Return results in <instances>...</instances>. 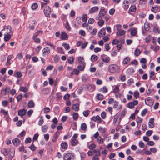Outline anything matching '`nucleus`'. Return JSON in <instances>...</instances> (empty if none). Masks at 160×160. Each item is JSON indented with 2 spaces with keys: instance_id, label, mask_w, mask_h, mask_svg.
I'll use <instances>...</instances> for the list:
<instances>
[{
  "instance_id": "f257e3e1",
  "label": "nucleus",
  "mask_w": 160,
  "mask_h": 160,
  "mask_svg": "<svg viewBox=\"0 0 160 160\" xmlns=\"http://www.w3.org/2000/svg\"><path fill=\"white\" fill-rule=\"evenodd\" d=\"M109 70L111 73L118 72L120 71L119 67L115 64L110 66Z\"/></svg>"
},
{
  "instance_id": "f03ea898",
  "label": "nucleus",
  "mask_w": 160,
  "mask_h": 160,
  "mask_svg": "<svg viewBox=\"0 0 160 160\" xmlns=\"http://www.w3.org/2000/svg\"><path fill=\"white\" fill-rule=\"evenodd\" d=\"M63 159V160H75V156L74 154L68 153L64 155Z\"/></svg>"
},
{
  "instance_id": "7ed1b4c3",
  "label": "nucleus",
  "mask_w": 160,
  "mask_h": 160,
  "mask_svg": "<svg viewBox=\"0 0 160 160\" xmlns=\"http://www.w3.org/2000/svg\"><path fill=\"white\" fill-rule=\"evenodd\" d=\"M106 12L104 8L102 7L100 9L98 16L96 18L97 20H99L100 18H102L105 15Z\"/></svg>"
},
{
  "instance_id": "20e7f679",
  "label": "nucleus",
  "mask_w": 160,
  "mask_h": 160,
  "mask_svg": "<svg viewBox=\"0 0 160 160\" xmlns=\"http://www.w3.org/2000/svg\"><path fill=\"white\" fill-rule=\"evenodd\" d=\"M43 12L46 17H49L51 13V8L49 6H47L45 7L43 10Z\"/></svg>"
},
{
  "instance_id": "39448f33",
  "label": "nucleus",
  "mask_w": 160,
  "mask_h": 160,
  "mask_svg": "<svg viewBox=\"0 0 160 160\" xmlns=\"http://www.w3.org/2000/svg\"><path fill=\"white\" fill-rule=\"evenodd\" d=\"M138 104V101L137 100H134L132 102H130L127 105V107L129 108H132Z\"/></svg>"
},
{
  "instance_id": "423d86ee",
  "label": "nucleus",
  "mask_w": 160,
  "mask_h": 160,
  "mask_svg": "<svg viewBox=\"0 0 160 160\" xmlns=\"http://www.w3.org/2000/svg\"><path fill=\"white\" fill-rule=\"evenodd\" d=\"M145 103L147 105L151 106L153 104V102H152L151 98L149 97L145 99Z\"/></svg>"
},
{
  "instance_id": "0eeeda50",
  "label": "nucleus",
  "mask_w": 160,
  "mask_h": 160,
  "mask_svg": "<svg viewBox=\"0 0 160 160\" xmlns=\"http://www.w3.org/2000/svg\"><path fill=\"white\" fill-rule=\"evenodd\" d=\"M101 58L103 62L106 63H108L110 60V58L105 55H101Z\"/></svg>"
},
{
  "instance_id": "6e6552de",
  "label": "nucleus",
  "mask_w": 160,
  "mask_h": 160,
  "mask_svg": "<svg viewBox=\"0 0 160 160\" xmlns=\"http://www.w3.org/2000/svg\"><path fill=\"white\" fill-rule=\"evenodd\" d=\"M91 120L94 122L98 121L99 123H101L102 121L100 117L98 115H97L96 117H92L91 118Z\"/></svg>"
},
{
  "instance_id": "1a4fd4ad",
  "label": "nucleus",
  "mask_w": 160,
  "mask_h": 160,
  "mask_svg": "<svg viewBox=\"0 0 160 160\" xmlns=\"http://www.w3.org/2000/svg\"><path fill=\"white\" fill-rule=\"evenodd\" d=\"M125 113L126 112L125 111L123 110L121 112L120 114H118V113H117L114 117V120L115 121H116L118 119V116H119L120 114L121 118L122 117L125 115Z\"/></svg>"
},
{
  "instance_id": "9d476101",
  "label": "nucleus",
  "mask_w": 160,
  "mask_h": 160,
  "mask_svg": "<svg viewBox=\"0 0 160 160\" xmlns=\"http://www.w3.org/2000/svg\"><path fill=\"white\" fill-rule=\"evenodd\" d=\"M26 114V110L24 109H21L18 111V114L21 117L25 116Z\"/></svg>"
},
{
  "instance_id": "9b49d317",
  "label": "nucleus",
  "mask_w": 160,
  "mask_h": 160,
  "mask_svg": "<svg viewBox=\"0 0 160 160\" xmlns=\"http://www.w3.org/2000/svg\"><path fill=\"white\" fill-rule=\"evenodd\" d=\"M99 9V8L98 6H95L91 8L89 10V12L92 14L97 12Z\"/></svg>"
},
{
  "instance_id": "f8f14e48",
  "label": "nucleus",
  "mask_w": 160,
  "mask_h": 160,
  "mask_svg": "<svg viewBox=\"0 0 160 160\" xmlns=\"http://www.w3.org/2000/svg\"><path fill=\"white\" fill-rule=\"evenodd\" d=\"M59 134L60 132L58 131H57L55 133L52 138V141L54 142H56Z\"/></svg>"
},
{
  "instance_id": "ddd939ff",
  "label": "nucleus",
  "mask_w": 160,
  "mask_h": 160,
  "mask_svg": "<svg viewBox=\"0 0 160 160\" xmlns=\"http://www.w3.org/2000/svg\"><path fill=\"white\" fill-rule=\"evenodd\" d=\"M154 118H150L149 120L148 126L151 128H152L154 127Z\"/></svg>"
},
{
  "instance_id": "4468645a",
  "label": "nucleus",
  "mask_w": 160,
  "mask_h": 160,
  "mask_svg": "<svg viewBox=\"0 0 160 160\" xmlns=\"http://www.w3.org/2000/svg\"><path fill=\"white\" fill-rule=\"evenodd\" d=\"M106 34L105 29V28H102L99 31L98 36L100 38H101L104 36Z\"/></svg>"
},
{
  "instance_id": "2eb2a0df",
  "label": "nucleus",
  "mask_w": 160,
  "mask_h": 160,
  "mask_svg": "<svg viewBox=\"0 0 160 160\" xmlns=\"http://www.w3.org/2000/svg\"><path fill=\"white\" fill-rule=\"evenodd\" d=\"M50 52V49L48 48L47 47L43 49L42 51V53L43 55L45 56L49 53Z\"/></svg>"
},
{
  "instance_id": "dca6fc26",
  "label": "nucleus",
  "mask_w": 160,
  "mask_h": 160,
  "mask_svg": "<svg viewBox=\"0 0 160 160\" xmlns=\"http://www.w3.org/2000/svg\"><path fill=\"white\" fill-rule=\"evenodd\" d=\"M11 30V27L9 25H8L6 28H4L2 29V31H6V32L5 33L8 34L10 32Z\"/></svg>"
},
{
  "instance_id": "f3484780",
  "label": "nucleus",
  "mask_w": 160,
  "mask_h": 160,
  "mask_svg": "<svg viewBox=\"0 0 160 160\" xmlns=\"http://www.w3.org/2000/svg\"><path fill=\"white\" fill-rule=\"evenodd\" d=\"M13 144L16 146H18L20 143V141L18 138H15L12 141Z\"/></svg>"
},
{
  "instance_id": "a211bd4d",
  "label": "nucleus",
  "mask_w": 160,
  "mask_h": 160,
  "mask_svg": "<svg viewBox=\"0 0 160 160\" xmlns=\"http://www.w3.org/2000/svg\"><path fill=\"white\" fill-rule=\"evenodd\" d=\"M72 109L75 111H78L79 110V104L78 103L73 104L72 106Z\"/></svg>"
},
{
  "instance_id": "6ab92c4d",
  "label": "nucleus",
  "mask_w": 160,
  "mask_h": 160,
  "mask_svg": "<svg viewBox=\"0 0 160 160\" xmlns=\"http://www.w3.org/2000/svg\"><path fill=\"white\" fill-rule=\"evenodd\" d=\"M78 60L79 64H86L84 62V60L83 57H79L78 58Z\"/></svg>"
},
{
  "instance_id": "aec40b11",
  "label": "nucleus",
  "mask_w": 160,
  "mask_h": 160,
  "mask_svg": "<svg viewBox=\"0 0 160 160\" xmlns=\"http://www.w3.org/2000/svg\"><path fill=\"white\" fill-rule=\"evenodd\" d=\"M4 40L6 42L8 41L11 38V36L9 34H7L6 33H4Z\"/></svg>"
},
{
  "instance_id": "412c9836",
  "label": "nucleus",
  "mask_w": 160,
  "mask_h": 160,
  "mask_svg": "<svg viewBox=\"0 0 160 160\" xmlns=\"http://www.w3.org/2000/svg\"><path fill=\"white\" fill-rule=\"evenodd\" d=\"M14 76L18 78H19L22 77V74L21 72L18 71L14 73Z\"/></svg>"
},
{
  "instance_id": "4be33fe9",
  "label": "nucleus",
  "mask_w": 160,
  "mask_h": 160,
  "mask_svg": "<svg viewBox=\"0 0 160 160\" xmlns=\"http://www.w3.org/2000/svg\"><path fill=\"white\" fill-rule=\"evenodd\" d=\"M85 64H79L77 66V68L79 69V70L82 71H83L85 68Z\"/></svg>"
},
{
  "instance_id": "5701e85b",
  "label": "nucleus",
  "mask_w": 160,
  "mask_h": 160,
  "mask_svg": "<svg viewBox=\"0 0 160 160\" xmlns=\"http://www.w3.org/2000/svg\"><path fill=\"white\" fill-rule=\"evenodd\" d=\"M35 104L32 100L29 101L28 103V106L29 108H32L34 107Z\"/></svg>"
},
{
  "instance_id": "b1692460",
  "label": "nucleus",
  "mask_w": 160,
  "mask_h": 160,
  "mask_svg": "<svg viewBox=\"0 0 160 160\" xmlns=\"http://www.w3.org/2000/svg\"><path fill=\"white\" fill-rule=\"evenodd\" d=\"M1 152L5 156H6L8 154V149L6 148H2L1 150Z\"/></svg>"
},
{
  "instance_id": "393cba45",
  "label": "nucleus",
  "mask_w": 160,
  "mask_h": 160,
  "mask_svg": "<svg viewBox=\"0 0 160 160\" xmlns=\"http://www.w3.org/2000/svg\"><path fill=\"white\" fill-rule=\"evenodd\" d=\"M126 31L123 30H119L117 33V36H121L124 35Z\"/></svg>"
},
{
  "instance_id": "a878e982",
  "label": "nucleus",
  "mask_w": 160,
  "mask_h": 160,
  "mask_svg": "<svg viewBox=\"0 0 160 160\" xmlns=\"http://www.w3.org/2000/svg\"><path fill=\"white\" fill-rule=\"evenodd\" d=\"M65 27L68 31H70L71 30V28L68 20L66 21Z\"/></svg>"
},
{
  "instance_id": "bb28decb",
  "label": "nucleus",
  "mask_w": 160,
  "mask_h": 160,
  "mask_svg": "<svg viewBox=\"0 0 160 160\" xmlns=\"http://www.w3.org/2000/svg\"><path fill=\"white\" fill-rule=\"evenodd\" d=\"M137 33V28H134L133 29L131 32V35L132 36H135Z\"/></svg>"
},
{
  "instance_id": "cd10ccee",
  "label": "nucleus",
  "mask_w": 160,
  "mask_h": 160,
  "mask_svg": "<svg viewBox=\"0 0 160 160\" xmlns=\"http://www.w3.org/2000/svg\"><path fill=\"white\" fill-rule=\"evenodd\" d=\"M155 10L152 9V11L154 13H156L158 12H159L160 11V10L158 11V9L159 8H160V6H157L155 5L154 6Z\"/></svg>"
},
{
  "instance_id": "c85d7f7f",
  "label": "nucleus",
  "mask_w": 160,
  "mask_h": 160,
  "mask_svg": "<svg viewBox=\"0 0 160 160\" xmlns=\"http://www.w3.org/2000/svg\"><path fill=\"white\" fill-rule=\"evenodd\" d=\"M42 31L38 30L35 33V35H34L32 38V39H34L35 38H36L38 36H39L40 34H42Z\"/></svg>"
},
{
  "instance_id": "c756f323",
  "label": "nucleus",
  "mask_w": 160,
  "mask_h": 160,
  "mask_svg": "<svg viewBox=\"0 0 160 160\" xmlns=\"http://www.w3.org/2000/svg\"><path fill=\"white\" fill-rule=\"evenodd\" d=\"M48 128V126L46 125L43 126L42 127V131L44 133H45L47 131Z\"/></svg>"
},
{
  "instance_id": "7c9ffc66",
  "label": "nucleus",
  "mask_w": 160,
  "mask_h": 160,
  "mask_svg": "<svg viewBox=\"0 0 160 160\" xmlns=\"http://www.w3.org/2000/svg\"><path fill=\"white\" fill-rule=\"evenodd\" d=\"M141 52L140 50L138 48H137L134 51V55L136 57H138L140 54Z\"/></svg>"
},
{
  "instance_id": "2f4dec72",
  "label": "nucleus",
  "mask_w": 160,
  "mask_h": 160,
  "mask_svg": "<svg viewBox=\"0 0 160 160\" xmlns=\"http://www.w3.org/2000/svg\"><path fill=\"white\" fill-rule=\"evenodd\" d=\"M62 45L63 46L66 50H68L70 48V46L69 44L66 43H62Z\"/></svg>"
},
{
  "instance_id": "473e14b6",
  "label": "nucleus",
  "mask_w": 160,
  "mask_h": 160,
  "mask_svg": "<svg viewBox=\"0 0 160 160\" xmlns=\"http://www.w3.org/2000/svg\"><path fill=\"white\" fill-rule=\"evenodd\" d=\"M144 27L146 31H148L149 30V24L148 22H146L144 24Z\"/></svg>"
},
{
  "instance_id": "72a5a7b5",
  "label": "nucleus",
  "mask_w": 160,
  "mask_h": 160,
  "mask_svg": "<svg viewBox=\"0 0 160 160\" xmlns=\"http://www.w3.org/2000/svg\"><path fill=\"white\" fill-rule=\"evenodd\" d=\"M88 88L91 92H92L95 90V86L93 85H90L88 87Z\"/></svg>"
},
{
  "instance_id": "f704fd0d",
  "label": "nucleus",
  "mask_w": 160,
  "mask_h": 160,
  "mask_svg": "<svg viewBox=\"0 0 160 160\" xmlns=\"http://www.w3.org/2000/svg\"><path fill=\"white\" fill-rule=\"evenodd\" d=\"M104 141V139L101 136L99 137L97 139V141L99 144H100L101 143L103 142Z\"/></svg>"
},
{
  "instance_id": "c9c22d12",
  "label": "nucleus",
  "mask_w": 160,
  "mask_h": 160,
  "mask_svg": "<svg viewBox=\"0 0 160 160\" xmlns=\"http://www.w3.org/2000/svg\"><path fill=\"white\" fill-rule=\"evenodd\" d=\"M74 60V58L70 57L67 59L68 62L70 64H72L73 63Z\"/></svg>"
},
{
  "instance_id": "e433bc0d",
  "label": "nucleus",
  "mask_w": 160,
  "mask_h": 160,
  "mask_svg": "<svg viewBox=\"0 0 160 160\" xmlns=\"http://www.w3.org/2000/svg\"><path fill=\"white\" fill-rule=\"evenodd\" d=\"M61 145L62 148L63 149H67L68 147V145L66 142L62 143Z\"/></svg>"
},
{
  "instance_id": "4c0bfd02",
  "label": "nucleus",
  "mask_w": 160,
  "mask_h": 160,
  "mask_svg": "<svg viewBox=\"0 0 160 160\" xmlns=\"http://www.w3.org/2000/svg\"><path fill=\"white\" fill-rule=\"evenodd\" d=\"M136 10V8L135 5H131L130 7L129 11L131 12H134Z\"/></svg>"
},
{
  "instance_id": "58836bf2",
  "label": "nucleus",
  "mask_w": 160,
  "mask_h": 160,
  "mask_svg": "<svg viewBox=\"0 0 160 160\" xmlns=\"http://www.w3.org/2000/svg\"><path fill=\"white\" fill-rule=\"evenodd\" d=\"M130 61V59L129 57H126L124 59L123 61V63L124 64H127Z\"/></svg>"
},
{
  "instance_id": "ea45409f",
  "label": "nucleus",
  "mask_w": 160,
  "mask_h": 160,
  "mask_svg": "<svg viewBox=\"0 0 160 160\" xmlns=\"http://www.w3.org/2000/svg\"><path fill=\"white\" fill-rule=\"evenodd\" d=\"M67 34L64 32L62 33L61 36V38L63 40L65 39L67 37Z\"/></svg>"
},
{
  "instance_id": "a19ab883",
  "label": "nucleus",
  "mask_w": 160,
  "mask_h": 160,
  "mask_svg": "<svg viewBox=\"0 0 160 160\" xmlns=\"http://www.w3.org/2000/svg\"><path fill=\"white\" fill-rule=\"evenodd\" d=\"M78 142V141L76 139H73L72 138V141L71 142V144L72 146L76 145Z\"/></svg>"
},
{
  "instance_id": "79ce46f5",
  "label": "nucleus",
  "mask_w": 160,
  "mask_h": 160,
  "mask_svg": "<svg viewBox=\"0 0 160 160\" xmlns=\"http://www.w3.org/2000/svg\"><path fill=\"white\" fill-rule=\"evenodd\" d=\"M78 113L74 112L73 114V118L74 120H77L78 119Z\"/></svg>"
},
{
  "instance_id": "37998d69",
  "label": "nucleus",
  "mask_w": 160,
  "mask_h": 160,
  "mask_svg": "<svg viewBox=\"0 0 160 160\" xmlns=\"http://www.w3.org/2000/svg\"><path fill=\"white\" fill-rule=\"evenodd\" d=\"M20 90L24 92H26L28 91V89L26 87L22 86H21L20 87Z\"/></svg>"
},
{
  "instance_id": "c03bdc74",
  "label": "nucleus",
  "mask_w": 160,
  "mask_h": 160,
  "mask_svg": "<svg viewBox=\"0 0 160 160\" xmlns=\"http://www.w3.org/2000/svg\"><path fill=\"white\" fill-rule=\"evenodd\" d=\"M38 5L36 3H33L31 6V8L32 10H34L37 9L38 8Z\"/></svg>"
},
{
  "instance_id": "a18cd8bd",
  "label": "nucleus",
  "mask_w": 160,
  "mask_h": 160,
  "mask_svg": "<svg viewBox=\"0 0 160 160\" xmlns=\"http://www.w3.org/2000/svg\"><path fill=\"white\" fill-rule=\"evenodd\" d=\"M98 58V57L95 55H92L91 57V60L92 61H95L97 60Z\"/></svg>"
},
{
  "instance_id": "49530a36",
  "label": "nucleus",
  "mask_w": 160,
  "mask_h": 160,
  "mask_svg": "<svg viewBox=\"0 0 160 160\" xmlns=\"http://www.w3.org/2000/svg\"><path fill=\"white\" fill-rule=\"evenodd\" d=\"M90 112V111L88 110L84 111L83 112V114L85 117H87L88 116Z\"/></svg>"
},
{
  "instance_id": "de8ad7c7",
  "label": "nucleus",
  "mask_w": 160,
  "mask_h": 160,
  "mask_svg": "<svg viewBox=\"0 0 160 160\" xmlns=\"http://www.w3.org/2000/svg\"><path fill=\"white\" fill-rule=\"evenodd\" d=\"M103 95L101 94H97L96 96L97 98L99 100L102 99L103 98Z\"/></svg>"
},
{
  "instance_id": "09e8293b",
  "label": "nucleus",
  "mask_w": 160,
  "mask_h": 160,
  "mask_svg": "<svg viewBox=\"0 0 160 160\" xmlns=\"http://www.w3.org/2000/svg\"><path fill=\"white\" fill-rule=\"evenodd\" d=\"M87 127V125L85 123H82L81 126V129L83 130H86Z\"/></svg>"
},
{
  "instance_id": "8fccbe9b",
  "label": "nucleus",
  "mask_w": 160,
  "mask_h": 160,
  "mask_svg": "<svg viewBox=\"0 0 160 160\" xmlns=\"http://www.w3.org/2000/svg\"><path fill=\"white\" fill-rule=\"evenodd\" d=\"M43 122L44 121L43 119V117L42 116H41L40 118V119L38 122V124L39 126H41L43 123Z\"/></svg>"
},
{
  "instance_id": "3c124183",
  "label": "nucleus",
  "mask_w": 160,
  "mask_h": 160,
  "mask_svg": "<svg viewBox=\"0 0 160 160\" xmlns=\"http://www.w3.org/2000/svg\"><path fill=\"white\" fill-rule=\"evenodd\" d=\"M96 147V145L94 143H92L88 146V148L90 150H93Z\"/></svg>"
},
{
  "instance_id": "603ef678",
  "label": "nucleus",
  "mask_w": 160,
  "mask_h": 160,
  "mask_svg": "<svg viewBox=\"0 0 160 160\" xmlns=\"http://www.w3.org/2000/svg\"><path fill=\"white\" fill-rule=\"evenodd\" d=\"M87 15L86 14H83L82 17V21L84 22H86L87 20Z\"/></svg>"
},
{
  "instance_id": "864d4df0",
  "label": "nucleus",
  "mask_w": 160,
  "mask_h": 160,
  "mask_svg": "<svg viewBox=\"0 0 160 160\" xmlns=\"http://www.w3.org/2000/svg\"><path fill=\"white\" fill-rule=\"evenodd\" d=\"M148 112V110L147 109H145L142 110L141 113V115L142 116H144Z\"/></svg>"
},
{
  "instance_id": "5fc2aeb1",
  "label": "nucleus",
  "mask_w": 160,
  "mask_h": 160,
  "mask_svg": "<svg viewBox=\"0 0 160 160\" xmlns=\"http://www.w3.org/2000/svg\"><path fill=\"white\" fill-rule=\"evenodd\" d=\"M137 122L138 124V123H140L142 121V119L140 117H138L137 118Z\"/></svg>"
},
{
  "instance_id": "6e6d98bb",
  "label": "nucleus",
  "mask_w": 160,
  "mask_h": 160,
  "mask_svg": "<svg viewBox=\"0 0 160 160\" xmlns=\"http://www.w3.org/2000/svg\"><path fill=\"white\" fill-rule=\"evenodd\" d=\"M29 148L32 151H34L36 149V147L33 144H32V145L29 147Z\"/></svg>"
},
{
  "instance_id": "4d7b16f0",
  "label": "nucleus",
  "mask_w": 160,
  "mask_h": 160,
  "mask_svg": "<svg viewBox=\"0 0 160 160\" xmlns=\"http://www.w3.org/2000/svg\"><path fill=\"white\" fill-rule=\"evenodd\" d=\"M134 96L136 99L138 98L139 96V94L138 92L136 91L134 92Z\"/></svg>"
},
{
  "instance_id": "13d9d810",
  "label": "nucleus",
  "mask_w": 160,
  "mask_h": 160,
  "mask_svg": "<svg viewBox=\"0 0 160 160\" xmlns=\"http://www.w3.org/2000/svg\"><path fill=\"white\" fill-rule=\"evenodd\" d=\"M152 133V130H148L146 132V135L148 137L150 136Z\"/></svg>"
},
{
  "instance_id": "bf43d9fd",
  "label": "nucleus",
  "mask_w": 160,
  "mask_h": 160,
  "mask_svg": "<svg viewBox=\"0 0 160 160\" xmlns=\"http://www.w3.org/2000/svg\"><path fill=\"white\" fill-rule=\"evenodd\" d=\"M94 20L93 18H90L88 21V23L90 24H92L93 23Z\"/></svg>"
},
{
  "instance_id": "052dcab7",
  "label": "nucleus",
  "mask_w": 160,
  "mask_h": 160,
  "mask_svg": "<svg viewBox=\"0 0 160 160\" xmlns=\"http://www.w3.org/2000/svg\"><path fill=\"white\" fill-rule=\"evenodd\" d=\"M57 51L59 53L61 54H64V52L62 50V48H58L57 49Z\"/></svg>"
},
{
  "instance_id": "680f3d73",
  "label": "nucleus",
  "mask_w": 160,
  "mask_h": 160,
  "mask_svg": "<svg viewBox=\"0 0 160 160\" xmlns=\"http://www.w3.org/2000/svg\"><path fill=\"white\" fill-rule=\"evenodd\" d=\"M104 23V21L102 20H100L98 22V24L99 26H102Z\"/></svg>"
},
{
  "instance_id": "e2e57ef3",
  "label": "nucleus",
  "mask_w": 160,
  "mask_h": 160,
  "mask_svg": "<svg viewBox=\"0 0 160 160\" xmlns=\"http://www.w3.org/2000/svg\"><path fill=\"white\" fill-rule=\"evenodd\" d=\"M23 57V55L21 53H19L17 56V58L18 59L21 60Z\"/></svg>"
},
{
  "instance_id": "0e129e2a",
  "label": "nucleus",
  "mask_w": 160,
  "mask_h": 160,
  "mask_svg": "<svg viewBox=\"0 0 160 160\" xmlns=\"http://www.w3.org/2000/svg\"><path fill=\"white\" fill-rule=\"evenodd\" d=\"M56 98L57 99H59L62 97V94L60 93H57L56 94Z\"/></svg>"
},
{
  "instance_id": "69168bd1",
  "label": "nucleus",
  "mask_w": 160,
  "mask_h": 160,
  "mask_svg": "<svg viewBox=\"0 0 160 160\" xmlns=\"http://www.w3.org/2000/svg\"><path fill=\"white\" fill-rule=\"evenodd\" d=\"M32 141L31 138H27L25 140V143H30Z\"/></svg>"
},
{
  "instance_id": "338daca9",
  "label": "nucleus",
  "mask_w": 160,
  "mask_h": 160,
  "mask_svg": "<svg viewBox=\"0 0 160 160\" xmlns=\"http://www.w3.org/2000/svg\"><path fill=\"white\" fill-rule=\"evenodd\" d=\"M115 12V9L114 8L111 9L109 11V13L111 15H113Z\"/></svg>"
},
{
  "instance_id": "774afa93",
  "label": "nucleus",
  "mask_w": 160,
  "mask_h": 160,
  "mask_svg": "<svg viewBox=\"0 0 160 160\" xmlns=\"http://www.w3.org/2000/svg\"><path fill=\"white\" fill-rule=\"evenodd\" d=\"M79 33L80 35L83 36H84L85 35V32L83 30H80L79 32Z\"/></svg>"
}]
</instances>
